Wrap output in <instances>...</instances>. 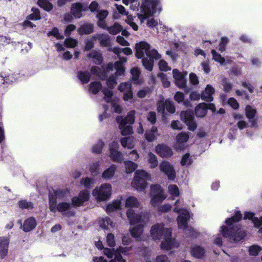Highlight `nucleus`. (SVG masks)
<instances>
[{"mask_svg": "<svg viewBox=\"0 0 262 262\" xmlns=\"http://www.w3.org/2000/svg\"><path fill=\"white\" fill-rule=\"evenodd\" d=\"M160 0H143L141 6L140 13L138 14V17L141 23L147 19V26L154 28L158 24V20L154 18H149L154 15L157 11H161Z\"/></svg>", "mask_w": 262, "mask_h": 262, "instance_id": "nucleus-1", "label": "nucleus"}, {"mask_svg": "<svg viewBox=\"0 0 262 262\" xmlns=\"http://www.w3.org/2000/svg\"><path fill=\"white\" fill-rule=\"evenodd\" d=\"M126 215L130 225L133 226L130 228L131 235L137 239L140 240L144 225L148 220L147 213L143 211L137 213L134 209L129 208L126 212Z\"/></svg>", "mask_w": 262, "mask_h": 262, "instance_id": "nucleus-2", "label": "nucleus"}, {"mask_svg": "<svg viewBox=\"0 0 262 262\" xmlns=\"http://www.w3.org/2000/svg\"><path fill=\"white\" fill-rule=\"evenodd\" d=\"M136 56L138 58H143L142 63L144 67L148 71L152 70L154 60L161 58V55L157 51L151 49L149 44L144 41H141L136 45Z\"/></svg>", "mask_w": 262, "mask_h": 262, "instance_id": "nucleus-3", "label": "nucleus"}, {"mask_svg": "<svg viewBox=\"0 0 262 262\" xmlns=\"http://www.w3.org/2000/svg\"><path fill=\"white\" fill-rule=\"evenodd\" d=\"M242 218V214L239 212H237L234 216L227 219L226 223L228 227H221V232L224 236L228 238L231 243H236L244 238L245 233L236 226H233V224L238 222Z\"/></svg>", "mask_w": 262, "mask_h": 262, "instance_id": "nucleus-4", "label": "nucleus"}, {"mask_svg": "<svg viewBox=\"0 0 262 262\" xmlns=\"http://www.w3.org/2000/svg\"><path fill=\"white\" fill-rule=\"evenodd\" d=\"M183 205L182 199L177 200L174 204L173 211L179 213L177 219L179 228L185 229L187 227L188 222L190 220L191 215L187 209L182 207Z\"/></svg>", "mask_w": 262, "mask_h": 262, "instance_id": "nucleus-5", "label": "nucleus"}, {"mask_svg": "<svg viewBox=\"0 0 262 262\" xmlns=\"http://www.w3.org/2000/svg\"><path fill=\"white\" fill-rule=\"evenodd\" d=\"M150 180L151 176L149 173L143 170H137L135 172L131 186L138 191H143L147 187V181Z\"/></svg>", "mask_w": 262, "mask_h": 262, "instance_id": "nucleus-6", "label": "nucleus"}, {"mask_svg": "<svg viewBox=\"0 0 262 262\" xmlns=\"http://www.w3.org/2000/svg\"><path fill=\"white\" fill-rule=\"evenodd\" d=\"M135 111H131L127 114L124 118L118 117L117 122L119 123V127L121 130L122 135L126 136L133 133V129L131 124L135 121Z\"/></svg>", "mask_w": 262, "mask_h": 262, "instance_id": "nucleus-7", "label": "nucleus"}, {"mask_svg": "<svg viewBox=\"0 0 262 262\" xmlns=\"http://www.w3.org/2000/svg\"><path fill=\"white\" fill-rule=\"evenodd\" d=\"M172 230L171 228H165L163 223H157L151 227L150 235L155 240L163 239L171 235Z\"/></svg>", "mask_w": 262, "mask_h": 262, "instance_id": "nucleus-8", "label": "nucleus"}, {"mask_svg": "<svg viewBox=\"0 0 262 262\" xmlns=\"http://www.w3.org/2000/svg\"><path fill=\"white\" fill-rule=\"evenodd\" d=\"M112 193V187L109 183H103L93 190V195L99 201L108 199Z\"/></svg>", "mask_w": 262, "mask_h": 262, "instance_id": "nucleus-9", "label": "nucleus"}, {"mask_svg": "<svg viewBox=\"0 0 262 262\" xmlns=\"http://www.w3.org/2000/svg\"><path fill=\"white\" fill-rule=\"evenodd\" d=\"M69 191L67 189L54 190L49 195V209L53 212H56L57 200H63L69 196Z\"/></svg>", "mask_w": 262, "mask_h": 262, "instance_id": "nucleus-10", "label": "nucleus"}, {"mask_svg": "<svg viewBox=\"0 0 262 262\" xmlns=\"http://www.w3.org/2000/svg\"><path fill=\"white\" fill-rule=\"evenodd\" d=\"M150 188V194L152 196L150 204L152 206L155 207L166 198V195L164 194L161 186L158 184L152 185Z\"/></svg>", "mask_w": 262, "mask_h": 262, "instance_id": "nucleus-11", "label": "nucleus"}, {"mask_svg": "<svg viewBox=\"0 0 262 262\" xmlns=\"http://www.w3.org/2000/svg\"><path fill=\"white\" fill-rule=\"evenodd\" d=\"M161 172L166 174L169 180L173 181L176 177V172L173 166L168 161H163L159 165Z\"/></svg>", "mask_w": 262, "mask_h": 262, "instance_id": "nucleus-12", "label": "nucleus"}, {"mask_svg": "<svg viewBox=\"0 0 262 262\" xmlns=\"http://www.w3.org/2000/svg\"><path fill=\"white\" fill-rule=\"evenodd\" d=\"M181 119L188 126V129L194 131L196 128L197 125L193 120V113L191 111H182L180 115Z\"/></svg>", "mask_w": 262, "mask_h": 262, "instance_id": "nucleus-13", "label": "nucleus"}, {"mask_svg": "<svg viewBox=\"0 0 262 262\" xmlns=\"http://www.w3.org/2000/svg\"><path fill=\"white\" fill-rule=\"evenodd\" d=\"M127 59L125 57L120 58L119 61L115 62L114 63H110L107 66V71H113L115 70V76H119L124 74L125 69L123 66V64L125 63Z\"/></svg>", "mask_w": 262, "mask_h": 262, "instance_id": "nucleus-14", "label": "nucleus"}, {"mask_svg": "<svg viewBox=\"0 0 262 262\" xmlns=\"http://www.w3.org/2000/svg\"><path fill=\"white\" fill-rule=\"evenodd\" d=\"M189 134L186 132H181L176 137V143L173 148L177 151L182 150L184 148V144L188 141Z\"/></svg>", "mask_w": 262, "mask_h": 262, "instance_id": "nucleus-15", "label": "nucleus"}, {"mask_svg": "<svg viewBox=\"0 0 262 262\" xmlns=\"http://www.w3.org/2000/svg\"><path fill=\"white\" fill-rule=\"evenodd\" d=\"M119 144L117 142H113L110 145V157L116 162H121L123 160L122 154L118 151Z\"/></svg>", "mask_w": 262, "mask_h": 262, "instance_id": "nucleus-16", "label": "nucleus"}, {"mask_svg": "<svg viewBox=\"0 0 262 262\" xmlns=\"http://www.w3.org/2000/svg\"><path fill=\"white\" fill-rule=\"evenodd\" d=\"M161 244V248L165 251H169L179 247V243L175 239L171 237V235L167 237H164Z\"/></svg>", "mask_w": 262, "mask_h": 262, "instance_id": "nucleus-17", "label": "nucleus"}, {"mask_svg": "<svg viewBox=\"0 0 262 262\" xmlns=\"http://www.w3.org/2000/svg\"><path fill=\"white\" fill-rule=\"evenodd\" d=\"M103 93L104 95V99L108 103H110L112 107L116 113H120L121 112V106L115 101H113L112 99L113 92L111 90L107 89H104L103 90Z\"/></svg>", "mask_w": 262, "mask_h": 262, "instance_id": "nucleus-18", "label": "nucleus"}, {"mask_svg": "<svg viewBox=\"0 0 262 262\" xmlns=\"http://www.w3.org/2000/svg\"><path fill=\"white\" fill-rule=\"evenodd\" d=\"M156 152L162 158L171 157L173 152L171 148L164 144H159L155 147Z\"/></svg>", "mask_w": 262, "mask_h": 262, "instance_id": "nucleus-19", "label": "nucleus"}, {"mask_svg": "<svg viewBox=\"0 0 262 262\" xmlns=\"http://www.w3.org/2000/svg\"><path fill=\"white\" fill-rule=\"evenodd\" d=\"M172 74L176 84L181 88L185 87L186 84V80L185 79V76L187 74L186 72L182 73L177 69H173Z\"/></svg>", "mask_w": 262, "mask_h": 262, "instance_id": "nucleus-20", "label": "nucleus"}, {"mask_svg": "<svg viewBox=\"0 0 262 262\" xmlns=\"http://www.w3.org/2000/svg\"><path fill=\"white\" fill-rule=\"evenodd\" d=\"M118 89L124 93L123 99L125 101L131 100L133 98V92L132 91V85L130 82H123L121 83Z\"/></svg>", "mask_w": 262, "mask_h": 262, "instance_id": "nucleus-21", "label": "nucleus"}, {"mask_svg": "<svg viewBox=\"0 0 262 262\" xmlns=\"http://www.w3.org/2000/svg\"><path fill=\"white\" fill-rule=\"evenodd\" d=\"M89 192L87 190H82L77 196H75L72 199V205L74 206H80L89 200Z\"/></svg>", "mask_w": 262, "mask_h": 262, "instance_id": "nucleus-22", "label": "nucleus"}, {"mask_svg": "<svg viewBox=\"0 0 262 262\" xmlns=\"http://www.w3.org/2000/svg\"><path fill=\"white\" fill-rule=\"evenodd\" d=\"M10 239L8 236H0V257L3 259L8 253Z\"/></svg>", "mask_w": 262, "mask_h": 262, "instance_id": "nucleus-23", "label": "nucleus"}, {"mask_svg": "<svg viewBox=\"0 0 262 262\" xmlns=\"http://www.w3.org/2000/svg\"><path fill=\"white\" fill-rule=\"evenodd\" d=\"M256 109L249 105H248L246 106L245 108V114L247 118L249 120L250 122V126L251 127H255L257 124L256 119H254V117L256 114Z\"/></svg>", "mask_w": 262, "mask_h": 262, "instance_id": "nucleus-24", "label": "nucleus"}, {"mask_svg": "<svg viewBox=\"0 0 262 262\" xmlns=\"http://www.w3.org/2000/svg\"><path fill=\"white\" fill-rule=\"evenodd\" d=\"M215 92L214 89L210 84L207 85L205 90L201 94V98L202 100L208 102L213 101L212 95Z\"/></svg>", "mask_w": 262, "mask_h": 262, "instance_id": "nucleus-25", "label": "nucleus"}, {"mask_svg": "<svg viewBox=\"0 0 262 262\" xmlns=\"http://www.w3.org/2000/svg\"><path fill=\"white\" fill-rule=\"evenodd\" d=\"M97 224L100 228L104 230H109L110 227L114 228L115 226V224L108 217L99 219Z\"/></svg>", "mask_w": 262, "mask_h": 262, "instance_id": "nucleus-26", "label": "nucleus"}, {"mask_svg": "<svg viewBox=\"0 0 262 262\" xmlns=\"http://www.w3.org/2000/svg\"><path fill=\"white\" fill-rule=\"evenodd\" d=\"M116 169V165L114 164L111 165L103 171L101 175L102 178L105 180H110L112 179L115 174Z\"/></svg>", "mask_w": 262, "mask_h": 262, "instance_id": "nucleus-27", "label": "nucleus"}, {"mask_svg": "<svg viewBox=\"0 0 262 262\" xmlns=\"http://www.w3.org/2000/svg\"><path fill=\"white\" fill-rule=\"evenodd\" d=\"M191 255L192 256L198 258H203L205 255V249L200 246H193L191 247Z\"/></svg>", "mask_w": 262, "mask_h": 262, "instance_id": "nucleus-28", "label": "nucleus"}, {"mask_svg": "<svg viewBox=\"0 0 262 262\" xmlns=\"http://www.w3.org/2000/svg\"><path fill=\"white\" fill-rule=\"evenodd\" d=\"M85 11L83 8V6L81 3H74L71 6V12L75 18H80L82 17V11Z\"/></svg>", "mask_w": 262, "mask_h": 262, "instance_id": "nucleus-29", "label": "nucleus"}, {"mask_svg": "<svg viewBox=\"0 0 262 262\" xmlns=\"http://www.w3.org/2000/svg\"><path fill=\"white\" fill-rule=\"evenodd\" d=\"M160 136L158 128L153 126L150 130H147L145 134V137L148 142L156 140Z\"/></svg>", "mask_w": 262, "mask_h": 262, "instance_id": "nucleus-30", "label": "nucleus"}, {"mask_svg": "<svg viewBox=\"0 0 262 262\" xmlns=\"http://www.w3.org/2000/svg\"><path fill=\"white\" fill-rule=\"evenodd\" d=\"M122 197L120 199L114 201L112 203L107 204L105 210L107 213H111L115 211L121 209Z\"/></svg>", "mask_w": 262, "mask_h": 262, "instance_id": "nucleus-31", "label": "nucleus"}, {"mask_svg": "<svg viewBox=\"0 0 262 262\" xmlns=\"http://www.w3.org/2000/svg\"><path fill=\"white\" fill-rule=\"evenodd\" d=\"M36 226V222L34 217H30L25 221L22 227L25 232H29L33 229Z\"/></svg>", "mask_w": 262, "mask_h": 262, "instance_id": "nucleus-32", "label": "nucleus"}, {"mask_svg": "<svg viewBox=\"0 0 262 262\" xmlns=\"http://www.w3.org/2000/svg\"><path fill=\"white\" fill-rule=\"evenodd\" d=\"M77 32L80 35L91 34L93 32V25L90 23L84 24L77 29Z\"/></svg>", "mask_w": 262, "mask_h": 262, "instance_id": "nucleus-33", "label": "nucleus"}, {"mask_svg": "<svg viewBox=\"0 0 262 262\" xmlns=\"http://www.w3.org/2000/svg\"><path fill=\"white\" fill-rule=\"evenodd\" d=\"M88 57L96 64H100L102 63L103 58L101 54L98 51L93 50L88 55Z\"/></svg>", "mask_w": 262, "mask_h": 262, "instance_id": "nucleus-34", "label": "nucleus"}, {"mask_svg": "<svg viewBox=\"0 0 262 262\" xmlns=\"http://www.w3.org/2000/svg\"><path fill=\"white\" fill-rule=\"evenodd\" d=\"M207 110V104L205 103H201L196 107L195 113L197 117L202 118L206 115Z\"/></svg>", "mask_w": 262, "mask_h": 262, "instance_id": "nucleus-35", "label": "nucleus"}, {"mask_svg": "<svg viewBox=\"0 0 262 262\" xmlns=\"http://www.w3.org/2000/svg\"><path fill=\"white\" fill-rule=\"evenodd\" d=\"M244 219L251 220L255 227H259L262 225V216L260 219L255 217L254 214L251 212H246Z\"/></svg>", "mask_w": 262, "mask_h": 262, "instance_id": "nucleus-36", "label": "nucleus"}, {"mask_svg": "<svg viewBox=\"0 0 262 262\" xmlns=\"http://www.w3.org/2000/svg\"><path fill=\"white\" fill-rule=\"evenodd\" d=\"M120 142L123 147L128 149L133 148L135 144V140L132 137L123 138L121 139Z\"/></svg>", "mask_w": 262, "mask_h": 262, "instance_id": "nucleus-37", "label": "nucleus"}, {"mask_svg": "<svg viewBox=\"0 0 262 262\" xmlns=\"http://www.w3.org/2000/svg\"><path fill=\"white\" fill-rule=\"evenodd\" d=\"M148 163L151 168L156 167L158 165V161L157 156L153 153L149 152L146 157Z\"/></svg>", "mask_w": 262, "mask_h": 262, "instance_id": "nucleus-38", "label": "nucleus"}, {"mask_svg": "<svg viewBox=\"0 0 262 262\" xmlns=\"http://www.w3.org/2000/svg\"><path fill=\"white\" fill-rule=\"evenodd\" d=\"M140 205L138 200L134 196L128 197L125 201V206L126 207H137Z\"/></svg>", "mask_w": 262, "mask_h": 262, "instance_id": "nucleus-39", "label": "nucleus"}, {"mask_svg": "<svg viewBox=\"0 0 262 262\" xmlns=\"http://www.w3.org/2000/svg\"><path fill=\"white\" fill-rule=\"evenodd\" d=\"M96 39H98L101 46L106 47L108 46V36L103 34H97L94 35Z\"/></svg>", "mask_w": 262, "mask_h": 262, "instance_id": "nucleus-40", "label": "nucleus"}, {"mask_svg": "<svg viewBox=\"0 0 262 262\" xmlns=\"http://www.w3.org/2000/svg\"><path fill=\"white\" fill-rule=\"evenodd\" d=\"M124 164L127 173H132L137 168V165L131 161H125Z\"/></svg>", "mask_w": 262, "mask_h": 262, "instance_id": "nucleus-41", "label": "nucleus"}, {"mask_svg": "<svg viewBox=\"0 0 262 262\" xmlns=\"http://www.w3.org/2000/svg\"><path fill=\"white\" fill-rule=\"evenodd\" d=\"M102 88V85L99 82H93L89 85V91L91 93L96 94Z\"/></svg>", "mask_w": 262, "mask_h": 262, "instance_id": "nucleus-42", "label": "nucleus"}, {"mask_svg": "<svg viewBox=\"0 0 262 262\" xmlns=\"http://www.w3.org/2000/svg\"><path fill=\"white\" fill-rule=\"evenodd\" d=\"M122 30V26L117 23H115L113 26L107 28L108 32L112 35H115L119 33Z\"/></svg>", "mask_w": 262, "mask_h": 262, "instance_id": "nucleus-43", "label": "nucleus"}, {"mask_svg": "<svg viewBox=\"0 0 262 262\" xmlns=\"http://www.w3.org/2000/svg\"><path fill=\"white\" fill-rule=\"evenodd\" d=\"M100 167V164L99 162H93L90 164L89 170L92 173L97 175L99 173Z\"/></svg>", "mask_w": 262, "mask_h": 262, "instance_id": "nucleus-44", "label": "nucleus"}, {"mask_svg": "<svg viewBox=\"0 0 262 262\" xmlns=\"http://www.w3.org/2000/svg\"><path fill=\"white\" fill-rule=\"evenodd\" d=\"M71 208V205L69 203L61 202L57 205H56V211L63 213L64 212L69 210Z\"/></svg>", "mask_w": 262, "mask_h": 262, "instance_id": "nucleus-45", "label": "nucleus"}, {"mask_svg": "<svg viewBox=\"0 0 262 262\" xmlns=\"http://www.w3.org/2000/svg\"><path fill=\"white\" fill-rule=\"evenodd\" d=\"M78 77L82 83H87L89 81L90 76L88 72L80 71L78 73Z\"/></svg>", "mask_w": 262, "mask_h": 262, "instance_id": "nucleus-46", "label": "nucleus"}, {"mask_svg": "<svg viewBox=\"0 0 262 262\" xmlns=\"http://www.w3.org/2000/svg\"><path fill=\"white\" fill-rule=\"evenodd\" d=\"M38 5L47 11H51L53 8L52 5L47 0H38Z\"/></svg>", "mask_w": 262, "mask_h": 262, "instance_id": "nucleus-47", "label": "nucleus"}, {"mask_svg": "<svg viewBox=\"0 0 262 262\" xmlns=\"http://www.w3.org/2000/svg\"><path fill=\"white\" fill-rule=\"evenodd\" d=\"M261 250L262 249L260 246L253 245L249 247L248 251L250 255L256 256Z\"/></svg>", "mask_w": 262, "mask_h": 262, "instance_id": "nucleus-48", "label": "nucleus"}, {"mask_svg": "<svg viewBox=\"0 0 262 262\" xmlns=\"http://www.w3.org/2000/svg\"><path fill=\"white\" fill-rule=\"evenodd\" d=\"M64 46L69 48H74L78 44L77 40L71 37L66 38L64 41Z\"/></svg>", "mask_w": 262, "mask_h": 262, "instance_id": "nucleus-49", "label": "nucleus"}, {"mask_svg": "<svg viewBox=\"0 0 262 262\" xmlns=\"http://www.w3.org/2000/svg\"><path fill=\"white\" fill-rule=\"evenodd\" d=\"M104 145V144L103 141L101 140L98 141L97 143L92 147V152L95 154L100 153Z\"/></svg>", "mask_w": 262, "mask_h": 262, "instance_id": "nucleus-50", "label": "nucleus"}, {"mask_svg": "<svg viewBox=\"0 0 262 262\" xmlns=\"http://www.w3.org/2000/svg\"><path fill=\"white\" fill-rule=\"evenodd\" d=\"M169 194L173 197H176L179 195V190L178 186L176 185H170L168 187Z\"/></svg>", "mask_w": 262, "mask_h": 262, "instance_id": "nucleus-51", "label": "nucleus"}, {"mask_svg": "<svg viewBox=\"0 0 262 262\" xmlns=\"http://www.w3.org/2000/svg\"><path fill=\"white\" fill-rule=\"evenodd\" d=\"M91 72L97 76L100 79H104L106 76V74L101 73V70L97 67H93L91 68Z\"/></svg>", "mask_w": 262, "mask_h": 262, "instance_id": "nucleus-52", "label": "nucleus"}, {"mask_svg": "<svg viewBox=\"0 0 262 262\" xmlns=\"http://www.w3.org/2000/svg\"><path fill=\"white\" fill-rule=\"evenodd\" d=\"M126 23L128 24L134 30L137 31L138 29L137 25L133 21V17L130 15H127V18L125 19Z\"/></svg>", "mask_w": 262, "mask_h": 262, "instance_id": "nucleus-53", "label": "nucleus"}, {"mask_svg": "<svg viewBox=\"0 0 262 262\" xmlns=\"http://www.w3.org/2000/svg\"><path fill=\"white\" fill-rule=\"evenodd\" d=\"M211 53L213 56V59L216 61L220 63V64H223L225 61V58L222 57L221 55L217 54L214 50H212L211 51Z\"/></svg>", "mask_w": 262, "mask_h": 262, "instance_id": "nucleus-54", "label": "nucleus"}, {"mask_svg": "<svg viewBox=\"0 0 262 262\" xmlns=\"http://www.w3.org/2000/svg\"><path fill=\"white\" fill-rule=\"evenodd\" d=\"M94 180L92 178L86 177L81 180L80 183L86 188H89L94 183Z\"/></svg>", "mask_w": 262, "mask_h": 262, "instance_id": "nucleus-55", "label": "nucleus"}, {"mask_svg": "<svg viewBox=\"0 0 262 262\" xmlns=\"http://www.w3.org/2000/svg\"><path fill=\"white\" fill-rule=\"evenodd\" d=\"M19 208L21 209H31L33 208V204L31 202H27L25 200H21L18 202Z\"/></svg>", "mask_w": 262, "mask_h": 262, "instance_id": "nucleus-56", "label": "nucleus"}, {"mask_svg": "<svg viewBox=\"0 0 262 262\" xmlns=\"http://www.w3.org/2000/svg\"><path fill=\"white\" fill-rule=\"evenodd\" d=\"M104 254L109 258H113L114 256L118 255L117 250H115L114 249H111L108 248H104L103 251Z\"/></svg>", "mask_w": 262, "mask_h": 262, "instance_id": "nucleus-57", "label": "nucleus"}, {"mask_svg": "<svg viewBox=\"0 0 262 262\" xmlns=\"http://www.w3.org/2000/svg\"><path fill=\"white\" fill-rule=\"evenodd\" d=\"M158 77H159L161 79L164 87L168 88L170 86V83L168 80L166 75L162 73H159L158 75Z\"/></svg>", "mask_w": 262, "mask_h": 262, "instance_id": "nucleus-58", "label": "nucleus"}, {"mask_svg": "<svg viewBox=\"0 0 262 262\" xmlns=\"http://www.w3.org/2000/svg\"><path fill=\"white\" fill-rule=\"evenodd\" d=\"M96 40V38L94 37V35L91 37L90 39H88L85 42V50H90L94 47V42Z\"/></svg>", "mask_w": 262, "mask_h": 262, "instance_id": "nucleus-59", "label": "nucleus"}, {"mask_svg": "<svg viewBox=\"0 0 262 262\" xmlns=\"http://www.w3.org/2000/svg\"><path fill=\"white\" fill-rule=\"evenodd\" d=\"M106 241L108 246L110 247H113L116 245L114 235L111 233L107 235Z\"/></svg>", "mask_w": 262, "mask_h": 262, "instance_id": "nucleus-60", "label": "nucleus"}, {"mask_svg": "<svg viewBox=\"0 0 262 262\" xmlns=\"http://www.w3.org/2000/svg\"><path fill=\"white\" fill-rule=\"evenodd\" d=\"M32 13L30 15V18L32 20H39L40 19L39 11L37 8H32Z\"/></svg>", "mask_w": 262, "mask_h": 262, "instance_id": "nucleus-61", "label": "nucleus"}, {"mask_svg": "<svg viewBox=\"0 0 262 262\" xmlns=\"http://www.w3.org/2000/svg\"><path fill=\"white\" fill-rule=\"evenodd\" d=\"M165 107L167 111L170 113L173 114L175 112V107L171 101L169 100L165 101Z\"/></svg>", "mask_w": 262, "mask_h": 262, "instance_id": "nucleus-62", "label": "nucleus"}, {"mask_svg": "<svg viewBox=\"0 0 262 262\" xmlns=\"http://www.w3.org/2000/svg\"><path fill=\"white\" fill-rule=\"evenodd\" d=\"M131 74L132 75L133 80L136 83L138 82L140 72L138 68H133L131 70Z\"/></svg>", "mask_w": 262, "mask_h": 262, "instance_id": "nucleus-63", "label": "nucleus"}, {"mask_svg": "<svg viewBox=\"0 0 262 262\" xmlns=\"http://www.w3.org/2000/svg\"><path fill=\"white\" fill-rule=\"evenodd\" d=\"M48 36H53L57 39H61L63 38V36L59 33L58 29L57 28H54L51 31L48 33Z\"/></svg>", "mask_w": 262, "mask_h": 262, "instance_id": "nucleus-64", "label": "nucleus"}]
</instances>
